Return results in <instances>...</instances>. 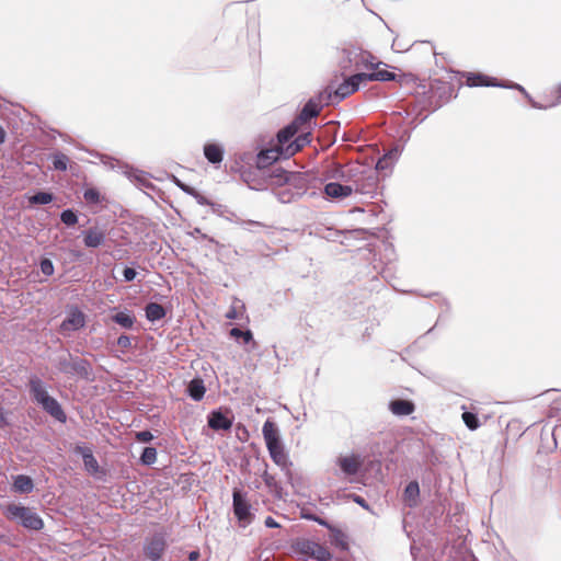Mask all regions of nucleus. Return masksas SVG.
<instances>
[{"label": "nucleus", "mask_w": 561, "mask_h": 561, "mask_svg": "<svg viewBox=\"0 0 561 561\" xmlns=\"http://www.w3.org/2000/svg\"><path fill=\"white\" fill-rule=\"evenodd\" d=\"M13 490L18 493L28 494L34 490L33 480L25 474L14 477Z\"/></svg>", "instance_id": "nucleus-29"}, {"label": "nucleus", "mask_w": 561, "mask_h": 561, "mask_svg": "<svg viewBox=\"0 0 561 561\" xmlns=\"http://www.w3.org/2000/svg\"><path fill=\"white\" fill-rule=\"evenodd\" d=\"M299 126L297 123L291 122L289 125L284 127L277 133V141L275 144L276 147L279 148L280 151L284 152V147H286L290 141H293L294 136L298 133Z\"/></svg>", "instance_id": "nucleus-22"}, {"label": "nucleus", "mask_w": 561, "mask_h": 561, "mask_svg": "<svg viewBox=\"0 0 561 561\" xmlns=\"http://www.w3.org/2000/svg\"><path fill=\"white\" fill-rule=\"evenodd\" d=\"M188 396L194 401H201L204 398V394L206 392V388L204 386V382L202 379H193L190 381L187 387Z\"/></svg>", "instance_id": "nucleus-31"}, {"label": "nucleus", "mask_w": 561, "mask_h": 561, "mask_svg": "<svg viewBox=\"0 0 561 561\" xmlns=\"http://www.w3.org/2000/svg\"><path fill=\"white\" fill-rule=\"evenodd\" d=\"M264 526H280L278 523H276L271 516H268L265 522Z\"/></svg>", "instance_id": "nucleus-50"}, {"label": "nucleus", "mask_w": 561, "mask_h": 561, "mask_svg": "<svg viewBox=\"0 0 561 561\" xmlns=\"http://www.w3.org/2000/svg\"><path fill=\"white\" fill-rule=\"evenodd\" d=\"M39 405L47 414H49L56 421L60 423H66L67 414L65 413L60 403L55 398L50 397L48 400H45Z\"/></svg>", "instance_id": "nucleus-20"}, {"label": "nucleus", "mask_w": 561, "mask_h": 561, "mask_svg": "<svg viewBox=\"0 0 561 561\" xmlns=\"http://www.w3.org/2000/svg\"><path fill=\"white\" fill-rule=\"evenodd\" d=\"M328 541L341 552H351L352 545H355L345 528H328Z\"/></svg>", "instance_id": "nucleus-12"}, {"label": "nucleus", "mask_w": 561, "mask_h": 561, "mask_svg": "<svg viewBox=\"0 0 561 561\" xmlns=\"http://www.w3.org/2000/svg\"><path fill=\"white\" fill-rule=\"evenodd\" d=\"M41 271L46 276H51L55 272L54 264L49 259H43L39 263Z\"/></svg>", "instance_id": "nucleus-45"}, {"label": "nucleus", "mask_w": 561, "mask_h": 561, "mask_svg": "<svg viewBox=\"0 0 561 561\" xmlns=\"http://www.w3.org/2000/svg\"><path fill=\"white\" fill-rule=\"evenodd\" d=\"M399 157V150L397 148L390 150L388 153H386L382 158H380L376 163V170H383L389 164L393 163L394 160H397Z\"/></svg>", "instance_id": "nucleus-34"}, {"label": "nucleus", "mask_w": 561, "mask_h": 561, "mask_svg": "<svg viewBox=\"0 0 561 561\" xmlns=\"http://www.w3.org/2000/svg\"><path fill=\"white\" fill-rule=\"evenodd\" d=\"M0 561H4V560H0Z\"/></svg>", "instance_id": "nucleus-57"}, {"label": "nucleus", "mask_w": 561, "mask_h": 561, "mask_svg": "<svg viewBox=\"0 0 561 561\" xmlns=\"http://www.w3.org/2000/svg\"><path fill=\"white\" fill-rule=\"evenodd\" d=\"M208 426L214 431H228L232 426V420L220 410H216L208 415Z\"/></svg>", "instance_id": "nucleus-19"}, {"label": "nucleus", "mask_w": 561, "mask_h": 561, "mask_svg": "<svg viewBox=\"0 0 561 561\" xmlns=\"http://www.w3.org/2000/svg\"><path fill=\"white\" fill-rule=\"evenodd\" d=\"M280 158H283V151L274 145L273 147L257 153L256 167L261 170L266 169Z\"/></svg>", "instance_id": "nucleus-17"}, {"label": "nucleus", "mask_w": 561, "mask_h": 561, "mask_svg": "<svg viewBox=\"0 0 561 561\" xmlns=\"http://www.w3.org/2000/svg\"><path fill=\"white\" fill-rule=\"evenodd\" d=\"M559 98L561 99V83L558 85Z\"/></svg>", "instance_id": "nucleus-55"}, {"label": "nucleus", "mask_w": 561, "mask_h": 561, "mask_svg": "<svg viewBox=\"0 0 561 561\" xmlns=\"http://www.w3.org/2000/svg\"><path fill=\"white\" fill-rule=\"evenodd\" d=\"M324 193L328 197L337 199V198H345L351 196L353 192V186L350 185H343L337 182H330L324 186Z\"/></svg>", "instance_id": "nucleus-21"}, {"label": "nucleus", "mask_w": 561, "mask_h": 561, "mask_svg": "<svg viewBox=\"0 0 561 561\" xmlns=\"http://www.w3.org/2000/svg\"><path fill=\"white\" fill-rule=\"evenodd\" d=\"M390 411L396 415H409L414 411V404L408 400H393L389 404Z\"/></svg>", "instance_id": "nucleus-27"}, {"label": "nucleus", "mask_w": 561, "mask_h": 561, "mask_svg": "<svg viewBox=\"0 0 561 561\" xmlns=\"http://www.w3.org/2000/svg\"><path fill=\"white\" fill-rule=\"evenodd\" d=\"M404 501L410 506L413 507L419 502L420 496V486L416 481H411L407 484L404 489Z\"/></svg>", "instance_id": "nucleus-30"}, {"label": "nucleus", "mask_w": 561, "mask_h": 561, "mask_svg": "<svg viewBox=\"0 0 561 561\" xmlns=\"http://www.w3.org/2000/svg\"><path fill=\"white\" fill-rule=\"evenodd\" d=\"M136 439L141 443H148L153 439V435L150 431H140L136 433Z\"/></svg>", "instance_id": "nucleus-46"}, {"label": "nucleus", "mask_w": 561, "mask_h": 561, "mask_svg": "<svg viewBox=\"0 0 561 561\" xmlns=\"http://www.w3.org/2000/svg\"><path fill=\"white\" fill-rule=\"evenodd\" d=\"M233 513L240 522L250 523L251 505L249 504L245 495L240 490H234L233 494Z\"/></svg>", "instance_id": "nucleus-13"}, {"label": "nucleus", "mask_w": 561, "mask_h": 561, "mask_svg": "<svg viewBox=\"0 0 561 561\" xmlns=\"http://www.w3.org/2000/svg\"><path fill=\"white\" fill-rule=\"evenodd\" d=\"M28 389H30L32 399L38 405L51 397V396H49V393L47 391V385L37 376L30 377Z\"/></svg>", "instance_id": "nucleus-15"}, {"label": "nucleus", "mask_w": 561, "mask_h": 561, "mask_svg": "<svg viewBox=\"0 0 561 561\" xmlns=\"http://www.w3.org/2000/svg\"><path fill=\"white\" fill-rule=\"evenodd\" d=\"M142 465L151 466L157 461V449L154 447H146L140 456Z\"/></svg>", "instance_id": "nucleus-38"}, {"label": "nucleus", "mask_w": 561, "mask_h": 561, "mask_svg": "<svg viewBox=\"0 0 561 561\" xmlns=\"http://www.w3.org/2000/svg\"><path fill=\"white\" fill-rule=\"evenodd\" d=\"M462 420H463V423L466 424V426L471 431H474L480 426V422H479L477 414H474L472 412H468V411L463 412Z\"/></svg>", "instance_id": "nucleus-40"}, {"label": "nucleus", "mask_w": 561, "mask_h": 561, "mask_svg": "<svg viewBox=\"0 0 561 561\" xmlns=\"http://www.w3.org/2000/svg\"><path fill=\"white\" fill-rule=\"evenodd\" d=\"M105 232L96 227L83 231V243L87 248H99L105 242Z\"/></svg>", "instance_id": "nucleus-23"}, {"label": "nucleus", "mask_w": 561, "mask_h": 561, "mask_svg": "<svg viewBox=\"0 0 561 561\" xmlns=\"http://www.w3.org/2000/svg\"><path fill=\"white\" fill-rule=\"evenodd\" d=\"M230 335L234 339H242L244 344L252 343L253 347L256 345V343L253 341V334L250 330L242 331L239 328H232L230 330Z\"/></svg>", "instance_id": "nucleus-35"}, {"label": "nucleus", "mask_w": 561, "mask_h": 561, "mask_svg": "<svg viewBox=\"0 0 561 561\" xmlns=\"http://www.w3.org/2000/svg\"><path fill=\"white\" fill-rule=\"evenodd\" d=\"M302 517L306 518V519H309V520H313V522H317L320 526H324V527H328L330 526L327 522H324L323 519L317 517L316 515L311 514V513H308L306 511H302Z\"/></svg>", "instance_id": "nucleus-48"}, {"label": "nucleus", "mask_w": 561, "mask_h": 561, "mask_svg": "<svg viewBox=\"0 0 561 561\" xmlns=\"http://www.w3.org/2000/svg\"><path fill=\"white\" fill-rule=\"evenodd\" d=\"M411 540L410 551L413 561H437V552L444 546V538L436 528H402Z\"/></svg>", "instance_id": "nucleus-1"}, {"label": "nucleus", "mask_w": 561, "mask_h": 561, "mask_svg": "<svg viewBox=\"0 0 561 561\" xmlns=\"http://www.w3.org/2000/svg\"><path fill=\"white\" fill-rule=\"evenodd\" d=\"M204 156L211 164H219L224 159V148L217 144H206L204 146Z\"/></svg>", "instance_id": "nucleus-26"}, {"label": "nucleus", "mask_w": 561, "mask_h": 561, "mask_svg": "<svg viewBox=\"0 0 561 561\" xmlns=\"http://www.w3.org/2000/svg\"><path fill=\"white\" fill-rule=\"evenodd\" d=\"M167 548L168 534L165 531H154L152 535L146 537L144 553L151 561H160Z\"/></svg>", "instance_id": "nucleus-8"}, {"label": "nucleus", "mask_w": 561, "mask_h": 561, "mask_svg": "<svg viewBox=\"0 0 561 561\" xmlns=\"http://www.w3.org/2000/svg\"><path fill=\"white\" fill-rule=\"evenodd\" d=\"M201 558V552L198 549H194V550H191L188 553H187V559L190 561H198Z\"/></svg>", "instance_id": "nucleus-49"}, {"label": "nucleus", "mask_w": 561, "mask_h": 561, "mask_svg": "<svg viewBox=\"0 0 561 561\" xmlns=\"http://www.w3.org/2000/svg\"><path fill=\"white\" fill-rule=\"evenodd\" d=\"M60 220L66 226L71 227L78 222V216L72 209H65L60 214Z\"/></svg>", "instance_id": "nucleus-41"}, {"label": "nucleus", "mask_w": 561, "mask_h": 561, "mask_svg": "<svg viewBox=\"0 0 561 561\" xmlns=\"http://www.w3.org/2000/svg\"><path fill=\"white\" fill-rule=\"evenodd\" d=\"M311 134L305 133L296 137L286 147H284V159H288L301 150L306 145L310 142Z\"/></svg>", "instance_id": "nucleus-24"}, {"label": "nucleus", "mask_w": 561, "mask_h": 561, "mask_svg": "<svg viewBox=\"0 0 561 561\" xmlns=\"http://www.w3.org/2000/svg\"><path fill=\"white\" fill-rule=\"evenodd\" d=\"M11 522H21V526H43V520L30 507L11 504L5 510Z\"/></svg>", "instance_id": "nucleus-9"}, {"label": "nucleus", "mask_w": 561, "mask_h": 561, "mask_svg": "<svg viewBox=\"0 0 561 561\" xmlns=\"http://www.w3.org/2000/svg\"><path fill=\"white\" fill-rule=\"evenodd\" d=\"M294 557L299 561H330L333 553L323 545L310 538H296L290 543Z\"/></svg>", "instance_id": "nucleus-3"}, {"label": "nucleus", "mask_w": 561, "mask_h": 561, "mask_svg": "<svg viewBox=\"0 0 561 561\" xmlns=\"http://www.w3.org/2000/svg\"><path fill=\"white\" fill-rule=\"evenodd\" d=\"M467 84L469 87H501V88H508V89H516L520 91L531 103V105L536 108H542L541 105L536 103L530 95L527 93V91L518 83H501L495 78L488 77L482 73H468L467 76Z\"/></svg>", "instance_id": "nucleus-7"}, {"label": "nucleus", "mask_w": 561, "mask_h": 561, "mask_svg": "<svg viewBox=\"0 0 561 561\" xmlns=\"http://www.w3.org/2000/svg\"><path fill=\"white\" fill-rule=\"evenodd\" d=\"M116 344L119 347V352L122 354H125L128 350L133 347L131 337L126 334L119 335L116 341Z\"/></svg>", "instance_id": "nucleus-43"}, {"label": "nucleus", "mask_w": 561, "mask_h": 561, "mask_svg": "<svg viewBox=\"0 0 561 561\" xmlns=\"http://www.w3.org/2000/svg\"><path fill=\"white\" fill-rule=\"evenodd\" d=\"M377 65L376 58L369 51L356 47L343 49L339 60L343 72L373 70Z\"/></svg>", "instance_id": "nucleus-5"}, {"label": "nucleus", "mask_w": 561, "mask_h": 561, "mask_svg": "<svg viewBox=\"0 0 561 561\" xmlns=\"http://www.w3.org/2000/svg\"><path fill=\"white\" fill-rule=\"evenodd\" d=\"M75 454L82 457L84 469L89 474L96 479H101L103 476H105V471L101 469L91 448L78 445L75 448Z\"/></svg>", "instance_id": "nucleus-10"}, {"label": "nucleus", "mask_w": 561, "mask_h": 561, "mask_svg": "<svg viewBox=\"0 0 561 561\" xmlns=\"http://www.w3.org/2000/svg\"><path fill=\"white\" fill-rule=\"evenodd\" d=\"M30 530H41L42 528H37V527H34V528H28Z\"/></svg>", "instance_id": "nucleus-56"}, {"label": "nucleus", "mask_w": 561, "mask_h": 561, "mask_svg": "<svg viewBox=\"0 0 561 561\" xmlns=\"http://www.w3.org/2000/svg\"><path fill=\"white\" fill-rule=\"evenodd\" d=\"M53 194L48 192H37L30 197V203L33 205H46L53 201Z\"/></svg>", "instance_id": "nucleus-37"}, {"label": "nucleus", "mask_w": 561, "mask_h": 561, "mask_svg": "<svg viewBox=\"0 0 561 561\" xmlns=\"http://www.w3.org/2000/svg\"><path fill=\"white\" fill-rule=\"evenodd\" d=\"M341 176L352 181L353 192L371 195L377 188L378 178L376 172L367 170L363 165H350L341 171Z\"/></svg>", "instance_id": "nucleus-4"}, {"label": "nucleus", "mask_w": 561, "mask_h": 561, "mask_svg": "<svg viewBox=\"0 0 561 561\" xmlns=\"http://www.w3.org/2000/svg\"><path fill=\"white\" fill-rule=\"evenodd\" d=\"M262 479L268 489V491L277 499H283V486L280 483L276 480V478L268 473L267 471V463H264V470L262 473Z\"/></svg>", "instance_id": "nucleus-25"}, {"label": "nucleus", "mask_w": 561, "mask_h": 561, "mask_svg": "<svg viewBox=\"0 0 561 561\" xmlns=\"http://www.w3.org/2000/svg\"><path fill=\"white\" fill-rule=\"evenodd\" d=\"M137 276V272L133 267H125L123 271L124 282H133Z\"/></svg>", "instance_id": "nucleus-47"}, {"label": "nucleus", "mask_w": 561, "mask_h": 561, "mask_svg": "<svg viewBox=\"0 0 561 561\" xmlns=\"http://www.w3.org/2000/svg\"><path fill=\"white\" fill-rule=\"evenodd\" d=\"M85 324V318L83 312L78 309L73 308L66 319L61 322L59 331L65 334L67 332L77 331L83 328Z\"/></svg>", "instance_id": "nucleus-14"}, {"label": "nucleus", "mask_w": 561, "mask_h": 561, "mask_svg": "<svg viewBox=\"0 0 561 561\" xmlns=\"http://www.w3.org/2000/svg\"><path fill=\"white\" fill-rule=\"evenodd\" d=\"M271 176L276 178L275 183L283 184L289 182V173L282 168H274Z\"/></svg>", "instance_id": "nucleus-44"}, {"label": "nucleus", "mask_w": 561, "mask_h": 561, "mask_svg": "<svg viewBox=\"0 0 561 561\" xmlns=\"http://www.w3.org/2000/svg\"><path fill=\"white\" fill-rule=\"evenodd\" d=\"M245 307L242 301L236 299L231 305L230 309L226 313V318L230 320H236L242 317Z\"/></svg>", "instance_id": "nucleus-36"}, {"label": "nucleus", "mask_w": 561, "mask_h": 561, "mask_svg": "<svg viewBox=\"0 0 561 561\" xmlns=\"http://www.w3.org/2000/svg\"><path fill=\"white\" fill-rule=\"evenodd\" d=\"M145 314L148 321L156 322L163 319L167 311L162 305L158 302H149L145 307Z\"/></svg>", "instance_id": "nucleus-28"}, {"label": "nucleus", "mask_w": 561, "mask_h": 561, "mask_svg": "<svg viewBox=\"0 0 561 561\" xmlns=\"http://www.w3.org/2000/svg\"><path fill=\"white\" fill-rule=\"evenodd\" d=\"M396 79V75L393 72H390L388 70H377L369 73L364 72V80L365 82L368 81H392Z\"/></svg>", "instance_id": "nucleus-32"}, {"label": "nucleus", "mask_w": 561, "mask_h": 561, "mask_svg": "<svg viewBox=\"0 0 561 561\" xmlns=\"http://www.w3.org/2000/svg\"><path fill=\"white\" fill-rule=\"evenodd\" d=\"M336 465L345 476H355L362 467V459L358 455L340 456Z\"/></svg>", "instance_id": "nucleus-16"}, {"label": "nucleus", "mask_w": 561, "mask_h": 561, "mask_svg": "<svg viewBox=\"0 0 561 561\" xmlns=\"http://www.w3.org/2000/svg\"><path fill=\"white\" fill-rule=\"evenodd\" d=\"M362 83H365L364 72H356L347 77L341 84H339V87L334 91V98L337 101L344 100L348 95L356 92Z\"/></svg>", "instance_id": "nucleus-11"}, {"label": "nucleus", "mask_w": 561, "mask_h": 561, "mask_svg": "<svg viewBox=\"0 0 561 561\" xmlns=\"http://www.w3.org/2000/svg\"><path fill=\"white\" fill-rule=\"evenodd\" d=\"M179 186H180L184 192L191 193V188H190L188 186H185L184 184H179Z\"/></svg>", "instance_id": "nucleus-52"}, {"label": "nucleus", "mask_w": 561, "mask_h": 561, "mask_svg": "<svg viewBox=\"0 0 561 561\" xmlns=\"http://www.w3.org/2000/svg\"><path fill=\"white\" fill-rule=\"evenodd\" d=\"M321 102H316L313 99H310L304 105L301 112L293 122L300 126L301 124L309 122L311 118L317 117L321 111Z\"/></svg>", "instance_id": "nucleus-18"}, {"label": "nucleus", "mask_w": 561, "mask_h": 561, "mask_svg": "<svg viewBox=\"0 0 561 561\" xmlns=\"http://www.w3.org/2000/svg\"><path fill=\"white\" fill-rule=\"evenodd\" d=\"M248 224L253 225V226H262V224H261V222H259V221H252V220L248 221Z\"/></svg>", "instance_id": "nucleus-54"}, {"label": "nucleus", "mask_w": 561, "mask_h": 561, "mask_svg": "<svg viewBox=\"0 0 561 561\" xmlns=\"http://www.w3.org/2000/svg\"><path fill=\"white\" fill-rule=\"evenodd\" d=\"M4 138H5V131H4V129L0 126V145L4 141Z\"/></svg>", "instance_id": "nucleus-51"}, {"label": "nucleus", "mask_w": 561, "mask_h": 561, "mask_svg": "<svg viewBox=\"0 0 561 561\" xmlns=\"http://www.w3.org/2000/svg\"><path fill=\"white\" fill-rule=\"evenodd\" d=\"M83 198L89 204H99L100 201H101V195H100V192L96 188L91 187V188H87L84 191Z\"/></svg>", "instance_id": "nucleus-42"}, {"label": "nucleus", "mask_w": 561, "mask_h": 561, "mask_svg": "<svg viewBox=\"0 0 561 561\" xmlns=\"http://www.w3.org/2000/svg\"><path fill=\"white\" fill-rule=\"evenodd\" d=\"M56 365L60 373L85 380L91 378L93 371L89 360L81 357H73L71 354L59 356Z\"/></svg>", "instance_id": "nucleus-6"}, {"label": "nucleus", "mask_w": 561, "mask_h": 561, "mask_svg": "<svg viewBox=\"0 0 561 561\" xmlns=\"http://www.w3.org/2000/svg\"><path fill=\"white\" fill-rule=\"evenodd\" d=\"M68 162L69 158L62 152H57L53 156V167L55 170L66 171Z\"/></svg>", "instance_id": "nucleus-39"}, {"label": "nucleus", "mask_w": 561, "mask_h": 561, "mask_svg": "<svg viewBox=\"0 0 561 561\" xmlns=\"http://www.w3.org/2000/svg\"><path fill=\"white\" fill-rule=\"evenodd\" d=\"M355 501L360 504V505H364V499L359 497V496H356Z\"/></svg>", "instance_id": "nucleus-53"}, {"label": "nucleus", "mask_w": 561, "mask_h": 561, "mask_svg": "<svg viewBox=\"0 0 561 561\" xmlns=\"http://www.w3.org/2000/svg\"><path fill=\"white\" fill-rule=\"evenodd\" d=\"M112 320L124 329H131L136 322L135 316L129 311H119L112 317Z\"/></svg>", "instance_id": "nucleus-33"}, {"label": "nucleus", "mask_w": 561, "mask_h": 561, "mask_svg": "<svg viewBox=\"0 0 561 561\" xmlns=\"http://www.w3.org/2000/svg\"><path fill=\"white\" fill-rule=\"evenodd\" d=\"M262 434L272 460L283 471L289 472V467L291 466V462L288 458V455L284 450V446L280 442L276 424L271 420H266L262 427Z\"/></svg>", "instance_id": "nucleus-2"}]
</instances>
